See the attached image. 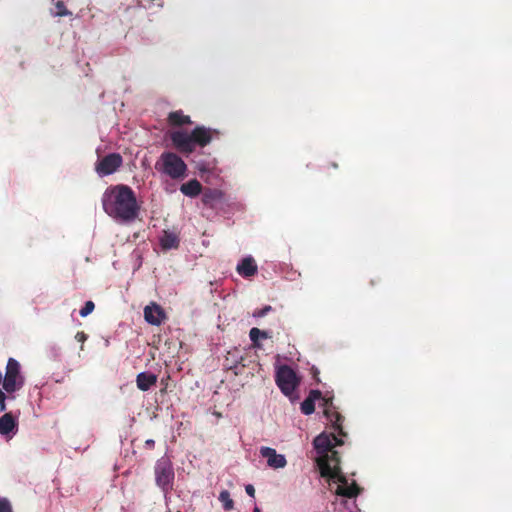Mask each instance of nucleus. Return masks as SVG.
<instances>
[{"instance_id":"1","label":"nucleus","mask_w":512,"mask_h":512,"mask_svg":"<svg viewBox=\"0 0 512 512\" xmlns=\"http://www.w3.org/2000/svg\"><path fill=\"white\" fill-rule=\"evenodd\" d=\"M343 444V440L333 433H321L314 441L313 445L319 457L317 464L322 477L337 480L340 484L337 486L336 494L339 496L353 498L360 493V488L353 482L348 484L346 477L341 473L340 456L333 448Z\"/></svg>"},{"instance_id":"2","label":"nucleus","mask_w":512,"mask_h":512,"mask_svg":"<svg viewBox=\"0 0 512 512\" xmlns=\"http://www.w3.org/2000/svg\"><path fill=\"white\" fill-rule=\"evenodd\" d=\"M102 205L106 214L123 223L133 222L140 212L135 192L123 184L107 188L102 196Z\"/></svg>"},{"instance_id":"3","label":"nucleus","mask_w":512,"mask_h":512,"mask_svg":"<svg viewBox=\"0 0 512 512\" xmlns=\"http://www.w3.org/2000/svg\"><path fill=\"white\" fill-rule=\"evenodd\" d=\"M212 132L210 128L197 126L190 133L182 130L172 131L170 140L178 152L187 155L194 152L196 146H207L212 141Z\"/></svg>"},{"instance_id":"4","label":"nucleus","mask_w":512,"mask_h":512,"mask_svg":"<svg viewBox=\"0 0 512 512\" xmlns=\"http://www.w3.org/2000/svg\"><path fill=\"white\" fill-rule=\"evenodd\" d=\"M155 169L171 179L178 180L186 176L187 165L176 153L163 152L155 163Z\"/></svg>"},{"instance_id":"5","label":"nucleus","mask_w":512,"mask_h":512,"mask_svg":"<svg viewBox=\"0 0 512 512\" xmlns=\"http://www.w3.org/2000/svg\"><path fill=\"white\" fill-rule=\"evenodd\" d=\"M308 398L312 399L314 402L319 399L323 400L324 414L326 418L332 424L334 430L338 432L339 436H346L342 426L344 418L334 409L332 398L322 397V393L319 390H311Z\"/></svg>"},{"instance_id":"6","label":"nucleus","mask_w":512,"mask_h":512,"mask_svg":"<svg viewBox=\"0 0 512 512\" xmlns=\"http://www.w3.org/2000/svg\"><path fill=\"white\" fill-rule=\"evenodd\" d=\"M24 385V377L20 373V364L14 358H9L6 365V373L3 379V390L12 394L20 390Z\"/></svg>"},{"instance_id":"7","label":"nucleus","mask_w":512,"mask_h":512,"mask_svg":"<svg viewBox=\"0 0 512 512\" xmlns=\"http://www.w3.org/2000/svg\"><path fill=\"white\" fill-rule=\"evenodd\" d=\"M275 381L281 392L286 396L292 395L300 382L296 372L288 365L278 367Z\"/></svg>"},{"instance_id":"8","label":"nucleus","mask_w":512,"mask_h":512,"mask_svg":"<svg viewBox=\"0 0 512 512\" xmlns=\"http://www.w3.org/2000/svg\"><path fill=\"white\" fill-rule=\"evenodd\" d=\"M156 484L163 490L168 491L172 488L174 480V470L168 458H160L155 464Z\"/></svg>"},{"instance_id":"9","label":"nucleus","mask_w":512,"mask_h":512,"mask_svg":"<svg viewBox=\"0 0 512 512\" xmlns=\"http://www.w3.org/2000/svg\"><path fill=\"white\" fill-rule=\"evenodd\" d=\"M122 164L123 158L119 153H110L97 161L95 171L101 177L108 176L116 172Z\"/></svg>"},{"instance_id":"10","label":"nucleus","mask_w":512,"mask_h":512,"mask_svg":"<svg viewBox=\"0 0 512 512\" xmlns=\"http://www.w3.org/2000/svg\"><path fill=\"white\" fill-rule=\"evenodd\" d=\"M144 318L149 324L159 326L165 320L166 314L160 305L152 302L144 308Z\"/></svg>"},{"instance_id":"11","label":"nucleus","mask_w":512,"mask_h":512,"mask_svg":"<svg viewBox=\"0 0 512 512\" xmlns=\"http://www.w3.org/2000/svg\"><path fill=\"white\" fill-rule=\"evenodd\" d=\"M260 455L267 459L268 466L273 469L284 468L287 464L285 456L278 454L273 448L261 447Z\"/></svg>"},{"instance_id":"12","label":"nucleus","mask_w":512,"mask_h":512,"mask_svg":"<svg viewBox=\"0 0 512 512\" xmlns=\"http://www.w3.org/2000/svg\"><path fill=\"white\" fill-rule=\"evenodd\" d=\"M202 201L204 205L210 208H217L225 201V193L219 189L207 188L203 192Z\"/></svg>"},{"instance_id":"13","label":"nucleus","mask_w":512,"mask_h":512,"mask_svg":"<svg viewBox=\"0 0 512 512\" xmlns=\"http://www.w3.org/2000/svg\"><path fill=\"white\" fill-rule=\"evenodd\" d=\"M236 271L242 277L248 278L254 276L257 273L258 267L254 258L248 256L241 260V262L236 267Z\"/></svg>"},{"instance_id":"14","label":"nucleus","mask_w":512,"mask_h":512,"mask_svg":"<svg viewBox=\"0 0 512 512\" xmlns=\"http://www.w3.org/2000/svg\"><path fill=\"white\" fill-rule=\"evenodd\" d=\"M17 429V420L12 413H5L0 417V434L9 435Z\"/></svg>"},{"instance_id":"15","label":"nucleus","mask_w":512,"mask_h":512,"mask_svg":"<svg viewBox=\"0 0 512 512\" xmlns=\"http://www.w3.org/2000/svg\"><path fill=\"white\" fill-rule=\"evenodd\" d=\"M157 382V376L152 373L142 372L137 375L136 384L141 391H148Z\"/></svg>"},{"instance_id":"16","label":"nucleus","mask_w":512,"mask_h":512,"mask_svg":"<svg viewBox=\"0 0 512 512\" xmlns=\"http://www.w3.org/2000/svg\"><path fill=\"white\" fill-rule=\"evenodd\" d=\"M169 125L180 127L183 125L191 124V118L185 115L182 110L170 112L167 118Z\"/></svg>"},{"instance_id":"17","label":"nucleus","mask_w":512,"mask_h":512,"mask_svg":"<svg viewBox=\"0 0 512 512\" xmlns=\"http://www.w3.org/2000/svg\"><path fill=\"white\" fill-rule=\"evenodd\" d=\"M180 191L188 197H196L202 191V185L197 179H192L180 186Z\"/></svg>"},{"instance_id":"18","label":"nucleus","mask_w":512,"mask_h":512,"mask_svg":"<svg viewBox=\"0 0 512 512\" xmlns=\"http://www.w3.org/2000/svg\"><path fill=\"white\" fill-rule=\"evenodd\" d=\"M249 337L252 341L253 347L260 348L261 344L259 343V339H268L270 338V335L267 331L253 327L249 331Z\"/></svg>"},{"instance_id":"19","label":"nucleus","mask_w":512,"mask_h":512,"mask_svg":"<svg viewBox=\"0 0 512 512\" xmlns=\"http://www.w3.org/2000/svg\"><path fill=\"white\" fill-rule=\"evenodd\" d=\"M161 245L164 249L177 248L179 245V239L172 233H165L161 239Z\"/></svg>"},{"instance_id":"20","label":"nucleus","mask_w":512,"mask_h":512,"mask_svg":"<svg viewBox=\"0 0 512 512\" xmlns=\"http://www.w3.org/2000/svg\"><path fill=\"white\" fill-rule=\"evenodd\" d=\"M218 499L222 503L224 510L230 511L234 509V501L227 490L221 491Z\"/></svg>"},{"instance_id":"21","label":"nucleus","mask_w":512,"mask_h":512,"mask_svg":"<svg viewBox=\"0 0 512 512\" xmlns=\"http://www.w3.org/2000/svg\"><path fill=\"white\" fill-rule=\"evenodd\" d=\"M301 411L305 415H310L315 411V402L308 397L301 403Z\"/></svg>"},{"instance_id":"22","label":"nucleus","mask_w":512,"mask_h":512,"mask_svg":"<svg viewBox=\"0 0 512 512\" xmlns=\"http://www.w3.org/2000/svg\"><path fill=\"white\" fill-rule=\"evenodd\" d=\"M95 308V304L93 301L89 300L85 303V305L81 308L80 310V316L81 317H86L88 316L89 314H91L93 312Z\"/></svg>"},{"instance_id":"23","label":"nucleus","mask_w":512,"mask_h":512,"mask_svg":"<svg viewBox=\"0 0 512 512\" xmlns=\"http://www.w3.org/2000/svg\"><path fill=\"white\" fill-rule=\"evenodd\" d=\"M272 310H273L272 306L266 305L263 308L255 309L252 313V316L255 318H262V317L266 316Z\"/></svg>"},{"instance_id":"24","label":"nucleus","mask_w":512,"mask_h":512,"mask_svg":"<svg viewBox=\"0 0 512 512\" xmlns=\"http://www.w3.org/2000/svg\"><path fill=\"white\" fill-rule=\"evenodd\" d=\"M56 8H57L56 16L63 17V16L71 15V12L66 9L63 1H58L56 3Z\"/></svg>"},{"instance_id":"25","label":"nucleus","mask_w":512,"mask_h":512,"mask_svg":"<svg viewBox=\"0 0 512 512\" xmlns=\"http://www.w3.org/2000/svg\"><path fill=\"white\" fill-rule=\"evenodd\" d=\"M0 512H13L11 502L5 497H0Z\"/></svg>"},{"instance_id":"26","label":"nucleus","mask_w":512,"mask_h":512,"mask_svg":"<svg viewBox=\"0 0 512 512\" xmlns=\"http://www.w3.org/2000/svg\"><path fill=\"white\" fill-rule=\"evenodd\" d=\"M6 399H7V396H6L5 392L3 391V389L0 388V411L1 412H4L7 409Z\"/></svg>"},{"instance_id":"27","label":"nucleus","mask_w":512,"mask_h":512,"mask_svg":"<svg viewBox=\"0 0 512 512\" xmlns=\"http://www.w3.org/2000/svg\"><path fill=\"white\" fill-rule=\"evenodd\" d=\"M87 337H88L87 334L83 331H79L75 335V339L81 343H84L87 340Z\"/></svg>"},{"instance_id":"28","label":"nucleus","mask_w":512,"mask_h":512,"mask_svg":"<svg viewBox=\"0 0 512 512\" xmlns=\"http://www.w3.org/2000/svg\"><path fill=\"white\" fill-rule=\"evenodd\" d=\"M245 490H246V493H247L249 496L254 497V495H255V488L253 487V485L248 484V485L245 487Z\"/></svg>"},{"instance_id":"29","label":"nucleus","mask_w":512,"mask_h":512,"mask_svg":"<svg viewBox=\"0 0 512 512\" xmlns=\"http://www.w3.org/2000/svg\"><path fill=\"white\" fill-rule=\"evenodd\" d=\"M155 446V441L153 439H148L145 441V447L148 449H153Z\"/></svg>"},{"instance_id":"30","label":"nucleus","mask_w":512,"mask_h":512,"mask_svg":"<svg viewBox=\"0 0 512 512\" xmlns=\"http://www.w3.org/2000/svg\"><path fill=\"white\" fill-rule=\"evenodd\" d=\"M3 379H4V376L2 375V372L0 371V385L3 386Z\"/></svg>"},{"instance_id":"31","label":"nucleus","mask_w":512,"mask_h":512,"mask_svg":"<svg viewBox=\"0 0 512 512\" xmlns=\"http://www.w3.org/2000/svg\"><path fill=\"white\" fill-rule=\"evenodd\" d=\"M254 512H260V509L258 507H255Z\"/></svg>"},{"instance_id":"32","label":"nucleus","mask_w":512,"mask_h":512,"mask_svg":"<svg viewBox=\"0 0 512 512\" xmlns=\"http://www.w3.org/2000/svg\"><path fill=\"white\" fill-rule=\"evenodd\" d=\"M332 166H333L334 168H337V167H338V165H337L336 163H333V164H332Z\"/></svg>"}]
</instances>
